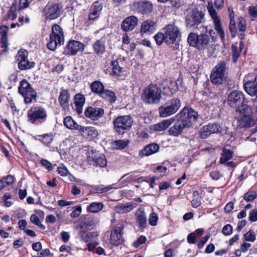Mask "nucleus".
Wrapping results in <instances>:
<instances>
[{
    "instance_id": "nucleus-25",
    "label": "nucleus",
    "mask_w": 257,
    "mask_h": 257,
    "mask_svg": "<svg viewBox=\"0 0 257 257\" xmlns=\"http://www.w3.org/2000/svg\"><path fill=\"white\" fill-rule=\"evenodd\" d=\"M138 204L134 202L120 203L114 207V211L119 214L126 213L136 208Z\"/></svg>"
},
{
    "instance_id": "nucleus-39",
    "label": "nucleus",
    "mask_w": 257,
    "mask_h": 257,
    "mask_svg": "<svg viewBox=\"0 0 257 257\" xmlns=\"http://www.w3.org/2000/svg\"><path fill=\"white\" fill-rule=\"evenodd\" d=\"M232 154L233 153L232 151L223 148L222 154L220 159V163L222 164L226 163V162L232 158Z\"/></svg>"
},
{
    "instance_id": "nucleus-59",
    "label": "nucleus",
    "mask_w": 257,
    "mask_h": 257,
    "mask_svg": "<svg viewBox=\"0 0 257 257\" xmlns=\"http://www.w3.org/2000/svg\"><path fill=\"white\" fill-rule=\"evenodd\" d=\"M57 172L58 174L62 176H67L69 173L67 168L63 165L59 166L57 168Z\"/></svg>"
},
{
    "instance_id": "nucleus-17",
    "label": "nucleus",
    "mask_w": 257,
    "mask_h": 257,
    "mask_svg": "<svg viewBox=\"0 0 257 257\" xmlns=\"http://www.w3.org/2000/svg\"><path fill=\"white\" fill-rule=\"evenodd\" d=\"M84 49L83 43L75 40L69 41L64 48V54L66 55H75L77 52H82Z\"/></svg>"
},
{
    "instance_id": "nucleus-24",
    "label": "nucleus",
    "mask_w": 257,
    "mask_h": 257,
    "mask_svg": "<svg viewBox=\"0 0 257 257\" xmlns=\"http://www.w3.org/2000/svg\"><path fill=\"white\" fill-rule=\"evenodd\" d=\"M89 161H93L96 165L104 167L106 165L107 161L103 155L99 154L96 151H92L88 155Z\"/></svg>"
},
{
    "instance_id": "nucleus-10",
    "label": "nucleus",
    "mask_w": 257,
    "mask_h": 257,
    "mask_svg": "<svg viewBox=\"0 0 257 257\" xmlns=\"http://www.w3.org/2000/svg\"><path fill=\"white\" fill-rule=\"evenodd\" d=\"M162 31L165 36L166 43L168 45L174 43L181 35L179 28L174 23L167 25Z\"/></svg>"
},
{
    "instance_id": "nucleus-4",
    "label": "nucleus",
    "mask_w": 257,
    "mask_h": 257,
    "mask_svg": "<svg viewBox=\"0 0 257 257\" xmlns=\"http://www.w3.org/2000/svg\"><path fill=\"white\" fill-rule=\"evenodd\" d=\"M187 41L189 45L199 50L206 49L209 44L210 37L206 34H197L190 33L188 37Z\"/></svg>"
},
{
    "instance_id": "nucleus-1",
    "label": "nucleus",
    "mask_w": 257,
    "mask_h": 257,
    "mask_svg": "<svg viewBox=\"0 0 257 257\" xmlns=\"http://www.w3.org/2000/svg\"><path fill=\"white\" fill-rule=\"evenodd\" d=\"M198 117L197 111L191 108L184 107L180 113L178 121L168 130L169 135L178 136L184 128L190 127L196 122Z\"/></svg>"
},
{
    "instance_id": "nucleus-31",
    "label": "nucleus",
    "mask_w": 257,
    "mask_h": 257,
    "mask_svg": "<svg viewBox=\"0 0 257 257\" xmlns=\"http://www.w3.org/2000/svg\"><path fill=\"white\" fill-rule=\"evenodd\" d=\"M102 8V6L99 2H94L90 8V13L89 15V20H94L98 17Z\"/></svg>"
},
{
    "instance_id": "nucleus-49",
    "label": "nucleus",
    "mask_w": 257,
    "mask_h": 257,
    "mask_svg": "<svg viewBox=\"0 0 257 257\" xmlns=\"http://www.w3.org/2000/svg\"><path fill=\"white\" fill-rule=\"evenodd\" d=\"M138 176L136 175L135 173L131 174H125L121 178V180L126 181L127 182H131L136 181L138 179Z\"/></svg>"
},
{
    "instance_id": "nucleus-21",
    "label": "nucleus",
    "mask_w": 257,
    "mask_h": 257,
    "mask_svg": "<svg viewBox=\"0 0 257 257\" xmlns=\"http://www.w3.org/2000/svg\"><path fill=\"white\" fill-rule=\"evenodd\" d=\"M133 6L139 13L144 15L151 13L153 9V4L147 1L135 2Z\"/></svg>"
},
{
    "instance_id": "nucleus-38",
    "label": "nucleus",
    "mask_w": 257,
    "mask_h": 257,
    "mask_svg": "<svg viewBox=\"0 0 257 257\" xmlns=\"http://www.w3.org/2000/svg\"><path fill=\"white\" fill-rule=\"evenodd\" d=\"M100 96L111 103L114 102L116 99L115 94L113 91L107 89H104Z\"/></svg>"
},
{
    "instance_id": "nucleus-5",
    "label": "nucleus",
    "mask_w": 257,
    "mask_h": 257,
    "mask_svg": "<svg viewBox=\"0 0 257 257\" xmlns=\"http://www.w3.org/2000/svg\"><path fill=\"white\" fill-rule=\"evenodd\" d=\"M64 41V36L62 29L56 24L53 25L50 36V41L47 43L48 48L51 51H54L58 46L62 45Z\"/></svg>"
},
{
    "instance_id": "nucleus-62",
    "label": "nucleus",
    "mask_w": 257,
    "mask_h": 257,
    "mask_svg": "<svg viewBox=\"0 0 257 257\" xmlns=\"http://www.w3.org/2000/svg\"><path fill=\"white\" fill-rule=\"evenodd\" d=\"M90 239L93 242V243H95L96 245L98 244L97 240V236H98V233L95 231L90 232H89Z\"/></svg>"
},
{
    "instance_id": "nucleus-57",
    "label": "nucleus",
    "mask_w": 257,
    "mask_h": 257,
    "mask_svg": "<svg viewBox=\"0 0 257 257\" xmlns=\"http://www.w3.org/2000/svg\"><path fill=\"white\" fill-rule=\"evenodd\" d=\"M1 47L3 48V52L4 53H7L8 51V39L4 38L1 39Z\"/></svg>"
},
{
    "instance_id": "nucleus-40",
    "label": "nucleus",
    "mask_w": 257,
    "mask_h": 257,
    "mask_svg": "<svg viewBox=\"0 0 257 257\" xmlns=\"http://www.w3.org/2000/svg\"><path fill=\"white\" fill-rule=\"evenodd\" d=\"M111 66L112 70V75L116 76H120L122 71V68L119 65L118 61H112Z\"/></svg>"
},
{
    "instance_id": "nucleus-43",
    "label": "nucleus",
    "mask_w": 257,
    "mask_h": 257,
    "mask_svg": "<svg viewBox=\"0 0 257 257\" xmlns=\"http://www.w3.org/2000/svg\"><path fill=\"white\" fill-rule=\"evenodd\" d=\"M17 14L16 13V9L15 7H11L10 10L8 11L7 16L3 19V21L7 20H14L17 18Z\"/></svg>"
},
{
    "instance_id": "nucleus-63",
    "label": "nucleus",
    "mask_w": 257,
    "mask_h": 257,
    "mask_svg": "<svg viewBox=\"0 0 257 257\" xmlns=\"http://www.w3.org/2000/svg\"><path fill=\"white\" fill-rule=\"evenodd\" d=\"M41 164L45 167L48 170L50 171L52 169V164L48 160L43 159L41 161Z\"/></svg>"
},
{
    "instance_id": "nucleus-60",
    "label": "nucleus",
    "mask_w": 257,
    "mask_h": 257,
    "mask_svg": "<svg viewBox=\"0 0 257 257\" xmlns=\"http://www.w3.org/2000/svg\"><path fill=\"white\" fill-rule=\"evenodd\" d=\"M248 12L249 15L252 18L257 17V5L255 6H250L249 7Z\"/></svg>"
},
{
    "instance_id": "nucleus-32",
    "label": "nucleus",
    "mask_w": 257,
    "mask_h": 257,
    "mask_svg": "<svg viewBox=\"0 0 257 257\" xmlns=\"http://www.w3.org/2000/svg\"><path fill=\"white\" fill-rule=\"evenodd\" d=\"M174 118H169L164 120L153 126V129L157 132H161L166 130L168 127L174 122Z\"/></svg>"
},
{
    "instance_id": "nucleus-50",
    "label": "nucleus",
    "mask_w": 257,
    "mask_h": 257,
    "mask_svg": "<svg viewBox=\"0 0 257 257\" xmlns=\"http://www.w3.org/2000/svg\"><path fill=\"white\" fill-rule=\"evenodd\" d=\"M244 238L246 241L253 242L256 239L255 234L254 231L249 230L244 234Z\"/></svg>"
},
{
    "instance_id": "nucleus-30",
    "label": "nucleus",
    "mask_w": 257,
    "mask_h": 257,
    "mask_svg": "<svg viewBox=\"0 0 257 257\" xmlns=\"http://www.w3.org/2000/svg\"><path fill=\"white\" fill-rule=\"evenodd\" d=\"M93 48L94 53L99 56L103 54L105 51V41L104 39H101L96 41L93 44Z\"/></svg>"
},
{
    "instance_id": "nucleus-8",
    "label": "nucleus",
    "mask_w": 257,
    "mask_h": 257,
    "mask_svg": "<svg viewBox=\"0 0 257 257\" xmlns=\"http://www.w3.org/2000/svg\"><path fill=\"white\" fill-rule=\"evenodd\" d=\"M226 63L221 61L212 69L210 75L211 82L215 85H221L226 79Z\"/></svg>"
},
{
    "instance_id": "nucleus-36",
    "label": "nucleus",
    "mask_w": 257,
    "mask_h": 257,
    "mask_svg": "<svg viewBox=\"0 0 257 257\" xmlns=\"http://www.w3.org/2000/svg\"><path fill=\"white\" fill-rule=\"evenodd\" d=\"M104 207V204L102 202H94L90 203L86 207L88 212L96 213L99 212Z\"/></svg>"
},
{
    "instance_id": "nucleus-48",
    "label": "nucleus",
    "mask_w": 257,
    "mask_h": 257,
    "mask_svg": "<svg viewBox=\"0 0 257 257\" xmlns=\"http://www.w3.org/2000/svg\"><path fill=\"white\" fill-rule=\"evenodd\" d=\"M44 144H50L53 141L52 136L49 134H45L39 136V139Z\"/></svg>"
},
{
    "instance_id": "nucleus-56",
    "label": "nucleus",
    "mask_w": 257,
    "mask_h": 257,
    "mask_svg": "<svg viewBox=\"0 0 257 257\" xmlns=\"http://www.w3.org/2000/svg\"><path fill=\"white\" fill-rule=\"evenodd\" d=\"M232 226L230 224H228L223 226L222 229V232L226 236L229 235L232 233Z\"/></svg>"
},
{
    "instance_id": "nucleus-18",
    "label": "nucleus",
    "mask_w": 257,
    "mask_h": 257,
    "mask_svg": "<svg viewBox=\"0 0 257 257\" xmlns=\"http://www.w3.org/2000/svg\"><path fill=\"white\" fill-rule=\"evenodd\" d=\"M43 13L47 20H53L60 16L61 8L59 4H48L44 8Z\"/></svg>"
},
{
    "instance_id": "nucleus-58",
    "label": "nucleus",
    "mask_w": 257,
    "mask_h": 257,
    "mask_svg": "<svg viewBox=\"0 0 257 257\" xmlns=\"http://www.w3.org/2000/svg\"><path fill=\"white\" fill-rule=\"evenodd\" d=\"M248 219L251 222L257 221V210L253 209L249 212Z\"/></svg>"
},
{
    "instance_id": "nucleus-26",
    "label": "nucleus",
    "mask_w": 257,
    "mask_h": 257,
    "mask_svg": "<svg viewBox=\"0 0 257 257\" xmlns=\"http://www.w3.org/2000/svg\"><path fill=\"white\" fill-rule=\"evenodd\" d=\"M165 83L166 85L162 88L164 94L168 96L174 94L178 89L176 82L173 80H168Z\"/></svg>"
},
{
    "instance_id": "nucleus-35",
    "label": "nucleus",
    "mask_w": 257,
    "mask_h": 257,
    "mask_svg": "<svg viewBox=\"0 0 257 257\" xmlns=\"http://www.w3.org/2000/svg\"><path fill=\"white\" fill-rule=\"evenodd\" d=\"M64 126L70 130H79L81 125H79L70 116H66L63 120Z\"/></svg>"
},
{
    "instance_id": "nucleus-9",
    "label": "nucleus",
    "mask_w": 257,
    "mask_h": 257,
    "mask_svg": "<svg viewBox=\"0 0 257 257\" xmlns=\"http://www.w3.org/2000/svg\"><path fill=\"white\" fill-rule=\"evenodd\" d=\"M133 123V118L130 115L119 116L113 120V128L118 134H123L131 129Z\"/></svg>"
},
{
    "instance_id": "nucleus-6",
    "label": "nucleus",
    "mask_w": 257,
    "mask_h": 257,
    "mask_svg": "<svg viewBox=\"0 0 257 257\" xmlns=\"http://www.w3.org/2000/svg\"><path fill=\"white\" fill-rule=\"evenodd\" d=\"M181 107V101L177 98H172L167 100L159 107V115L166 117L175 114Z\"/></svg>"
},
{
    "instance_id": "nucleus-7",
    "label": "nucleus",
    "mask_w": 257,
    "mask_h": 257,
    "mask_svg": "<svg viewBox=\"0 0 257 257\" xmlns=\"http://www.w3.org/2000/svg\"><path fill=\"white\" fill-rule=\"evenodd\" d=\"M236 119L237 126L239 128L250 127L255 123L252 117L251 108L247 105H244L239 110Z\"/></svg>"
},
{
    "instance_id": "nucleus-13",
    "label": "nucleus",
    "mask_w": 257,
    "mask_h": 257,
    "mask_svg": "<svg viewBox=\"0 0 257 257\" xmlns=\"http://www.w3.org/2000/svg\"><path fill=\"white\" fill-rule=\"evenodd\" d=\"M28 121L32 123L41 122L47 117L46 111L41 107L34 106L28 111Z\"/></svg>"
},
{
    "instance_id": "nucleus-52",
    "label": "nucleus",
    "mask_w": 257,
    "mask_h": 257,
    "mask_svg": "<svg viewBox=\"0 0 257 257\" xmlns=\"http://www.w3.org/2000/svg\"><path fill=\"white\" fill-rule=\"evenodd\" d=\"M9 27L6 25H2L0 27V35L1 39H8V32Z\"/></svg>"
},
{
    "instance_id": "nucleus-19",
    "label": "nucleus",
    "mask_w": 257,
    "mask_h": 257,
    "mask_svg": "<svg viewBox=\"0 0 257 257\" xmlns=\"http://www.w3.org/2000/svg\"><path fill=\"white\" fill-rule=\"evenodd\" d=\"M104 113L102 108L88 106L84 111V114L87 118L92 120H97L101 118Z\"/></svg>"
},
{
    "instance_id": "nucleus-22",
    "label": "nucleus",
    "mask_w": 257,
    "mask_h": 257,
    "mask_svg": "<svg viewBox=\"0 0 257 257\" xmlns=\"http://www.w3.org/2000/svg\"><path fill=\"white\" fill-rule=\"evenodd\" d=\"M70 94L68 89H61L58 97V101L63 111H66L69 109V102Z\"/></svg>"
},
{
    "instance_id": "nucleus-34",
    "label": "nucleus",
    "mask_w": 257,
    "mask_h": 257,
    "mask_svg": "<svg viewBox=\"0 0 257 257\" xmlns=\"http://www.w3.org/2000/svg\"><path fill=\"white\" fill-rule=\"evenodd\" d=\"M136 220L139 224L141 229L144 228L147 225V217L146 213L144 210L138 209L137 211Z\"/></svg>"
},
{
    "instance_id": "nucleus-23",
    "label": "nucleus",
    "mask_w": 257,
    "mask_h": 257,
    "mask_svg": "<svg viewBox=\"0 0 257 257\" xmlns=\"http://www.w3.org/2000/svg\"><path fill=\"white\" fill-rule=\"evenodd\" d=\"M138 19L135 16H131L125 18L121 25V29L125 31H131L138 25Z\"/></svg>"
},
{
    "instance_id": "nucleus-2",
    "label": "nucleus",
    "mask_w": 257,
    "mask_h": 257,
    "mask_svg": "<svg viewBox=\"0 0 257 257\" xmlns=\"http://www.w3.org/2000/svg\"><path fill=\"white\" fill-rule=\"evenodd\" d=\"M161 90L156 84H151L143 89L141 98L144 103L157 104L161 99Z\"/></svg>"
},
{
    "instance_id": "nucleus-29",
    "label": "nucleus",
    "mask_w": 257,
    "mask_h": 257,
    "mask_svg": "<svg viewBox=\"0 0 257 257\" xmlns=\"http://www.w3.org/2000/svg\"><path fill=\"white\" fill-rule=\"evenodd\" d=\"M156 23L151 20L144 21L141 26V33L143 34H151L156 29Z\"/></svg>"
},
{
    "instance_id": "nucleus-54",
    "label": "nucleus",
    "mask_w": 257,
    "mask_h": 257,
    "mask_svg": "<svg viewBox=\"0 0 257 257\" xmlns=\"http://www.w3.org/2000/svg\"><path fill=\"white\" fill-rule=\"evenodd\" d=\"M158 219V217L157 214L154 212H153L150 215L149 223L151 225L155 226L157 225Z\"/></svg>"
},
{
    "instance_id": "nucleus-61",
    "label": "nucleus",
    "mask_w": 257,
    "mask_h": 257,
    "mask_svg": "<svg viewBox=\"0 0 257 257\" xmlns=\"http://www.w3.org/2000/svg\"><path fill=\"white\" fill-rule=\"evenodd\" d=\"M238 28L239 31L241 32H244L246 29L245 21L242 18L239 19V23L238 25Z\"/></svg>"
},
{
    "instance_id": "nucleus-42",
    "label": "nucleus",
    "mask_w": 257,
    "mask_h": 257,
    "mask_svg": "<svg viewBox=\"0 0 257 257\" xmlns=\"http://www.w3.org/2000/svg\"><path fill=\"white\" fill-rule=\"evenodd\" d=\"M128 144L127 140H117L111 143V146L114 149H123Z\"/></svg>"
},
{
    "instance_id": "nucleus-3",
    "label": "nucleus",
    "mask_w": 257,
    "mask_h": 257,
    "mask_svg": "<svg viewBox=\"0 0 257 257\" xmlns=\"http://www.w3.org/2000/svg\"><path fill=\"white\" fill-rule=\"evenodd\" d=\"M18 92L24 97L26 104H30L37 101V92L25 79H23L20 82Z\"/></svg>"
},
{
    "instance_id": "nucleus-46",
    "label": "nucleus",
    "mask_w": 257,
    "mask_h": 257,
    "mask_svg": "<svg viewBox=\"0 0 257 257\" xmlns=\"http://www.w3.org/2000/svg\"><path fill=\"white\" fill-rule=\"evenodd\" d=\"M30 221L33 224L38 226L42 229H45L46 228L45 226L41 223L38 216L35 214H33L31 216Z\"/></svg>"
},
{
    "instance_id": "nucleus-55",
    "label": "nucleus",
    "mask_w": 257,
    "mask_h": 257,
    "mask_svg": "<svg viewBox=\"0 0 257 257\" xmlns=\"http://www.w3.org/2000/svg\"><path fill=\"white\" fill-rule=\"evenodd\" d=\"M229 29L230 32L231 33L232 37H234L236 34V28L235 26L234 19L230 20Z\"/></svg>"
},
{
    "instance_id": "nucleus-45",
    "label": "nucleus",
    "mask_w": 257,
    "mask_h": 257,
    "mask_svg": "<svg viewBox=\"0 0 257 257\" xmlns=\"http://www.w3.org/2000/svg\"><path fill=\"white\" fill-rule=\"evenodd\" d=\"M257 197V193L255 191L249 190L244 195L243 198L247 202L253 201Z\"/></svg>"
},
{
    "instance_id": "nucleus-20",
    "label": "nucleus",
    "mask_w": 257,
    "mask_h": 257,
    "mask_svg": "<svg viewBox=\"0 0 257 257\" xmlns=\"http://www.w3.org/2000/svg\"><path fill=\"white\" fill-rule=\"evenodd\" d=\"M221 127L217 123L209 124L204 126L200 132V137L202 139H206L212 134L221 132Z\"/></svg>"
},
{
    "instance_id": "nucleus-28",
    "label": "nucleus",
    "mask_w": 257,
    "mask_h": 257,
    "mask_svg": "<svg viewBox=\"0 0 257 257\" xmlns=\"http://www.w3.org/2000/svg\"><path fill=\"white\" fill-rule=\"evenodd\" d=\"M85 102V97L81 93H77L74 97V103L75 104V110L79 114L82 113L83 111V107Z\"/></svg>"
},
{
    "instance_id": "nucleus-12",
    "label": "nucleus",
    "mask_w": 257,
    "mask_h": 257,
    "mask_svg": "<svg viewBox=\"0 0 257 257\" xmlns=\"http://www.w3.org/2000/svg\"><path fill=\"white\" fill-rule=\"evenodd\" d=\"M124 227L123 222H120L111 230L109 239V242L111 245L117 246L124 242V239L122 236Z\"/></svg>"
},
{
    "instance_id": "nucleus-64",
    "label": "nucleus",
    "mask_w": 257,
    "mask_h": 257,
    "mask_svg": "<svg viewBox=\"0 0 257 257\" xmlns=\"http://www.w3.org/2000/svg\"><path fill=\"white\" fill-rule=\"evenodd\" d=\"M3 179L5 180V183L7 186L13 184L15 180L14 177L12 175H8L6 177L3 178Z\"/></svg>"
},
{
    "instance_id": "nucleus-41",
    "label": "nucleus",
    "mask_w": 257,
    "mask_h": 257,
    "mask_svg": "<svg viewBox=\"0 0 257 257\" xmlns=\"http://www.w3.org/2000/svg\"><path fill=\"white\" fill-rule=\"evenodd\" d=\"M79 131L83 135L93 136L97 134L96 131L93 127L90 126L84 127L81 126Z\"/></svg>"
},
{
    "instance_id": "nucleus-16",
    "label": "nucleus",
    "mask_w": 257,
    "mask_h": 257,
    "mask_svg": "<svg viewBox=\"0 0 257 257\" xmlns=\"http://www.w3.org/2000/svg\"><path fill=\"white\" fill-rule=\"evenodd\" d=\"M244 94L241 91L233 90L228 94L226 102L231 107L238 108L244 103Z\"/></svg>"
},
{
    "instance_id": "nucleus-15",
    "label": "nucleus",
    "mask_w": 257,
    "mask_h": 257,
    "mask_svg": "<svg viewBox=\"0 0 257 257\" xmlns=\"http://www.w3.org/2000/svg\"><path fill=\"white\" fill-rule=\"evenodd\" d=\"M207 8L208 12L213 21L215 30L220 35L221 40L223 41L225 38V33L221 27L220 19L217 15V12L213 8L211 2H208Z\"/></svg>"
},
{
    "instance_id": "nucleus-14",
    "label": "nucleus",
    "mask_w": 257,
    "mask_h": 257,
    "mask_svg": "<svg viewBox=\"0 0 257 257\" xmlns=\"http://www.w3.org/2000/svg\"><path fill=\"white\" fill-rule=\"evenodd\" d=\"M27 51L24 49L20 50L16 55V59L18 61V68L21 70L30 69L35 66V62L29 61Z\"/></svg>"
},
{
    "instance_id": "nucleus-37",
    "label": "nucleus",
    "mask_w": 257,
    "mask_h": 257,
    "mask_svg": "<svg viewBox=\"0 0 257 257\" xmlns=\"http://www.w3.org/2000/svg\"><path fill=\"white\" fill-rule=\"evenodd\" d=\"M90 88L91 91L99 96L104 90V86L103 84L99 81H94L90 84Z\"/></svg>"
},
{
    "instance_id": "nucleus-47",
    "label": "nucleus",
    "mask_w": 257,
    "mask_h": 257,
    "mask_svg": "<svg viewBox=\"0 0 257 257\" xmlns=\"http://www.w3.org/2000/svg\"><path fill=\"white\" fill-rule=\"evenodd\" d=\"M154 39L158 45H161L164 42L166 43V38L163 31L158 33L154 36Z\"/></svg>"
},
{
    "instance_id": "nucleus-11",
    "label": "nucleus",
    "mask_w": 257,
    "mask_h": 257,
    "mask_svg": "<svg viewBox=\"0 0 257 257\" xmlns=\"http://www.w3.org/2000/svg\"><path fill=\"white\" fill-rule=\"evenodd\" d=\"M204 15L201 11L197 9H193L188 13L185 18L187 27L190 28H197L203 20Z\"/></svg>"
},
{
    "instance_id": "nucleus-27",
    "label": "nucleus",
    "mask_w": 257,
    "mask_h": 257,
    "mask_svg": "<svg viewBox=\"0 0 257 257\" xmlns=\"http://www.w3.org/2000/svg\"><path fill=\"white\" fill-rule=\"evenodd\" d=\"M245 91L251 96H256L257 97V76L252 81H246L243 85Z\"/></svg>"
},
{
    "instance_id": "nucleus-33",
    "label": "nucleus",
    "mask_w": 257,
    "mask_h": 257,
    "mask_svg": "<svg viewBox=\"0 0 257 257\" xmlns=\"http://www.w3.org/2000/svg\"><path fill=\"white\" fill-rule=\"evenodd\" d=\"M159 146L156 144H151L146 146L143 150L141 151L140 155L142 157L148 156L151 155L159 151Z\"/></svg>"
},
{
    "instance_id": "nucleus-51",
    "label": "nucleus",
    "mask_w": 257,
    "mask_h": 257,
    "mask_svg": "<svg viewBox=\"0 0 257 257\" xmlns=\"http://www.w3.org/2000/svg\"><path fill=\"white\" fill-rule=\"evenodd\" d=\"M231 49L232 52V57L233 58V61L235 62H236L240 55V50H238L237 47L232 44L231 46Z\"/></svg>"
},
{
    "instance_id": "nucleus-44",
    "label": "nucleus",
    "mask_w": 257,
    "mask_h": 257,
    "mask_svg": "<svg viewBox=\"0 0 257 257\" xmlns=\"http://www.w3.org/2000/svg\"><path fill=\"white\" fill-rule=\"evenodd\" d=\"M84 224L85 225V228L87 229H92L96 226V224L98 222L97 220L92 217L86 218L84 220Z\"/></svg>"
},
{
    "instance_id": "nucleus-53",
    "label": "nucleus",
    "mask_w": 257,
    "mask_h": 257,
    "mask_svg": "<svg viewBox=\"0 0 257 257\" xmlns=\"http://www.w3.org/2000/svg\"><path fill=\"white\" fill-rule=\"evenodd\" d=\"M74 208H75V210L70 214V216L72 218H76L78 217L82 212V208L80 205H77L74 207Z\"/></svg>"
}]
</instances>
